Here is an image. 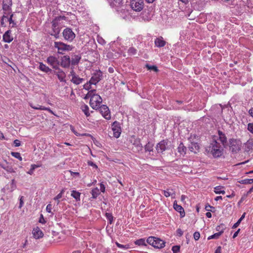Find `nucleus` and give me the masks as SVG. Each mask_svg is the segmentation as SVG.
I'll return each mask as SVG.
<instances>
[{"label": "nucleus", "mask_w": 253, "mask_h": 253, "mask_svg": "<svg viewBox=\"0 0 253 253\" xmlns=\"http://www.w3.org/2000/svg\"><path fill=\"white\" fill-rule=\"evenodd\" d=\"M84 79L80 78L78 75L75 76L74 78H72L71 81L76 85L80 84L84 81Z\"/></svg>", "instance_id": "22"}, {"label": "nucleus", "mask_w": 253, "mask_h": 253, "mask_svg": "<svg viewBox=\"0 0 253 253\" xmlns=\"http://www.w3.org/2000/svg\"><path fill=\"white\" fill-rule=\"evenodd\" d=\"M2 168L6 170L8 172L12 173V172H15V171L12 169V167L8 165H2Z\"/></svg>", "instance_id": "37"}, {"label": "nucleus", "mask_w": 253, "mask_h": 253, "mask_svg": "<svg viewBox=\"0 0 253 253\" xmlns=\"http://www.w3.org/2000/svg\"><path fill=\"white\" fill-rule=\"evenodd\" d=\"M199 149V146L196 143H191V144L189 146V149L191 152H193L195 153H196L197 151H198Z\"/></svg>", "instance_id": "26"}, {"label": "nucleus", "mask_w": 253, "mask_h": 253, "mask_svg": "<svg viewBox=\"0 0 253 253\" xmlns=\"http://www.w3.org/2000/svg\"><path fill=\"white\" fill-rule=\"evenodd\" d=\"M13 17V14H11L10 15V17L9 18L7 17V18H6V19H7V21L9 22V24L11 25V27H15L16 26V24L14 22V21L12 19ZM5 19H6V18H5Z\"/></svg>", "instance_id": "34"}, {"label": "nucleus", "mask_w": 253, "mask_h": 253, "mask_svg": "<svg viewBox=\"0 0 253 253\" xmlns=\"http://www.w3.org/2000/svg\"><path fill=\"white\" fill-rule=\"evenodd\" d=\"M162 192H163L164 195L166 197H169L170 196H175V192H174V191H173L172 189H167L166 190H163Z\"/></svg>", "instance_id": "24"}, {"label": "nucleus", "mask_w": 253, "mask_h": 253, "mask_svg": "<svg viewBox=\"0 0 253 253\" xmlns=\"http://www.w3.org/2000/svg\"><path fill=\"white\" fill-rule=\"evenodd\" d=\"M95 92H96L95 89H92V90L89 91L88 92V93L86 94V95L84 97V99H88L89 98H92L93 96H94V95H95V94H96L95 93Z\"/></svg>", "instance_id": "35"}, {"label": "nucleus", "mask_w": 253, "mask_h": 253, "mask_svg": "<svg viewBox=\"0 0 253 253\" xmlns=\"http://www.w3.org/2000/svg\"><path fill=\"white\" fill-rule=\"evenodd\" d=\"M248 130L253 134V123L248 124Z\"/></svg>", "instance_id": "50"}, {"label": "nucleus", "mask_w": 253, "mask_h": 253, "mask_svg": "<svg viewBox=\"0 0 253 253\" xmlns=\"http://www.w3.org/2000/svg\"><path fill=\"white\" fill-rule=\"evenodd\" d=\"M81 59V56L80 55H74L72 57L71 60V64L72 66H76L78 64Z\"/></svg>", "instance_id": "21"}, {"label": "nucleus", "mask_w": 253, "mask_h": 253, "mask_svg": "<svg viewBox=\"0 0 253 253\" xmlns=\"http://www.w3.org/2000/svg\"><path fill=\"white\" fill-rule=\"evenodd\" d=\"M173 208L175 211L179 212L180 213L181 217H183L185 216V212L182 206L177 205L175 202L173 204Z\"/></svg>", "instance_id": "20"}, {"label": "nucleus", "mask_w": 253, "mask_h": 253, "mask_svg": "<svg viewBox=\"0 0 253 253\" xmlns=\"http://www.w3.org/2000/svg\"><path fill=\"white\" fill-rule=\"evenodd\" d=\"M13 40L11 36V31L9 30L6 31L3 35V40L4 42L9 43Z\"/></svg>", "instance_id": "17"}, {"label": "nucleus", "mask_w": 253, "mask_h": 253, "mask_svg": "<svg viewBox=\"0 0 253 253\" xmlns=\"http://www.w3.org/2000/svg\"><path fill=\"white\" fill-rule=\"evenodd\" d=\"M123 0H113L114 4L118 6L120 5L122 2Z\"/></svg>", "instance_id": "56"}, {"label": "nucleus", "mask_w": 253, "mask_h": 253, "mask_svg": "<svg viewBox=\"0 0 253 253\" xmlns=\"http://www.w3.org/2000/svg\"><path fill=\"white\" fill-rule=\"evenodd\" d=\"M2 9L4 11V14L2 16L1 20V24H3V21L5 18H7V16L10 15L11 13V6L2 5Z\"/></svg>", "instance_id": "12"}, {"label": "nucleus", "mask_w": 253, "mask_h": 253, "mask_svg": "<svg viewBox=\"0 0 253 253\" xmlns=\"http://www.w3.org/2000/svg\"><path fill=\"white\" fill-rule=\"evenodd\" d=\"M224 227H224V224H222L221 225L217 226L216 228V231L220 232L223 228L224 229H225Z\"/></svg>", "instance_id": "58"}, {"label": "nucleus", "mask_w": 253, "mask_h": 253, "mask_svg": "<svg viewBox=\"0 0 253 253\" xmlns=\"http://www.w3.org/2000/svg\"><path fill=\"white\" fill-rule=\"evenodd\" d=\"M100 194V191L98 188H94L91 191L92 198L96 199Z\"/></svg>", "instance_id": "31"}, {"label": "nucleus", "mask_w": 253, "mask_h": 253, "mask_svg": "<svg viewBox=\"0 0 253 253\" xmlns=\"http://www.w3.org/2000/svg\"><path fill=\"white\" fill-rule=\"evenodd\" d=\"M87 164H88V165L89 166H92V167H93V168H96V169H97V166H96V164H94L93 162H92V161H88Z\"/></svg>", "instance_id": "60"}, {"label": "nucleus", "mask_w": 253, "mask_h": 253, "mask_svg": "<svg viewBox=\"0 0 253 253\" xmlns=\"http://www.w3.org/2000/svg\"><path fill=\"white\" fill-rule=\"evenodd\" d=\"M92 84H89V81L84 84V87L86 90H89L91 88V85Z\"/></svg>", "instance_id": "53"}, {"label": "nucleus", "mask_w": 253, "mask_h": 253, "mask_svg": "<svg viewBox=\"0 0 253 253\" xmlns=\"http://www.w3.org/2000/svg\"><path fill=\"white\" fill-rule=\"evenodd\" d=\"M30 106L34 109L40 110H47L49 112L52 113V111L49 108H46V107H43L41 105H38L37 106H36L33 105L32 104H31Z\"/></svg>", "instance_id": "23"}, {"label": "nucleus", "mask_w": 253, "mask_h": 253, "mask_svg": "<svg viewBox=\"0 0 253 253\" xmlns=\"http://www.w3.org/2000/svg\"><path fill=\"white\" fill-rule=\"evenodd\" d=\"M130 6L131 9L135 11L139 12L141 11L144 7L143 0H130Z\"/></svg>", "instance_id": "4"}, {"label": "nucleus", "mask_w": 253, "mask_h": 253, "mask_svg": "<svg viewBox=\"0 0 253 253\" xmlns=\"http://www.w3.org/2000/svg\"><path fill=\"white\" fill-rule=\"evenodd\" d=\"M69 76H71L72 77V78H74L75 76H77L76 73L75 72V71H74L73 69H72L70 73V74L69 75Z\"/></svg>", "instance_id": "64"}, {"label": "nucleus", "mask_w": 253, "mask_h": 253, "mask_svg": "<svg viewBox=\"0 0 253 253\" xmlns=\"http://www.w3.org/2000/svg\"><path fill=\"white\" fill-rule=\"evenodd\" d=\"M39 167V166L38 165H32L31 166V169H30L27 172V173L30 174V175H32L33 172H34V170L36 168H37Z\"/></svg>", "instance_id": "41"}, {"label": "nucleus", "mask_w": 253, "mask_h": 253, "mask_svg": "<svg viewBox=\"0 0 253 253\" xmlns=\"http://www.w3.org/2000/svg\"><path fill=\"white\" fill-rule=\"evenodd\" d=\"M56 75L60 82L66 83V81L65 80V78L66 77V75L65 73H61V74H57Z\"/></svg>", "instance_id": "36"}, {"label": "nucleus", "mask_w": 253, "mask_h": 253, "mask_svg": "<svg viewBox=\"0 0 253 253\" xmlns=\"http://www.w3.org/2000/svg\"><path fill=\"white\" fill-rule=\"evenodd\" d=\"M34 237L36 239H40L43 236V233L39 227L34 228L32 231Z\"/></svg>", "instance_id": "16"}, {"label": "nucleus", "mask_w": 253, "mask_h": 253, "mask_svg": "<svg viewBox=\"0 0 253 253\" xmlns=\"http://www.w3.org/2000/svg\"><path fill=\"white\" fill-rule=\"evenodd\" d=\"M239 182L241 184H252V183H253V179H243V180H241V181H240Z\"/></svg>", "instance_id": "39"}, {"label": "nucleus", "mask_w": 253, "mask_h": 253, "mask_svg": "<svg viewBox=\"0 0 253 253\" xmlns=\"http://www.w3.org/2000/svg\"><path fill=\"white\" fill-rule=\"evenodd\" d=\"M11 186L12 190H13L14 189H15L16 186L14 179H12L11 180Z\"/></svg>", "instance_id": "63"}, {"label": "nucleus", "mask_w": 253, "mask_h": 253, "mask_svg": "<svg viewBox=\"0 0 253 253\" xmlns=\"http://www.w3.org/2000/svg\"><path fill=\"white\" fill-rule=\"evenodd\" d=\"M71 59L69 56H63L61 59V66L63 68H69L71 64Z\"/></svg>", "instance_id": "13"}, {"label": "nucleus", "mask_w": 253, "mask_h": 253, "mask_svg": "<svg viewBox=\"0 0 253 253\" xmlns=\"http://www.w3.org/2000/svg\"><path fill=\"white\" fill-rule=\"evenodd\" d=\"M116 245H117V246L118 248H121V249H124V250H126V249H128V248H129V246L128 245H122V244L119 243L117 242H116Z\"/></svg>", "instance_id": "43"}, {"label": "nucleus", "mask_w": 253, "mask_h": 253, "mask_svg": "<svg viewBox=\"0 0 253 253\" xmlns=\"http://www.w3.org/2000/svg\"><path fill=\"white\" fill-rule=\"evenodd\" d=\"M230 150L233 153H237L240 150V141L236 139H229Z\"/></svg>", "instance_id": "7"}, {"label": "nucleus", "mask_w": 253, "mask_h": 253, "mask_svg": "<svg viewBox=\"0 0 253 253\" xmlns=\"http://www.w3.org/2000/svg\"><path fill=\"white\" fill-rule=\"evenodd\" d=\"M66 18L64 16H60L56 17L51 22L52 28L59 27L58 25L59 22L61 20H65Z\"/></svg>", "instance_id": "19"}, {"label": "nucleus", "mask_w": 253, "mask_h": 253, "mask_svg": "<svg viewBox=\"0 0 253 253\" xmlns=\"http://www.w3.org/2000/svg\"><path fill=\"white\" fill-rule=\"evenodd\" d=\"M11 155L16 158L18 159L20 161H22V158L20 156V154L18 152H11Z\"/></svg>", "instance_id": "45"}, {"label": "nucleus", "mask_w": 253, "mask_h": 253, "mask_svg": "<svg viewBox=\"0 0 253 253\" xmlns=\"http://www.w3.org/2000/svg\"><path fill=\"white\" fill-rule=\"evenodd\" d=\"M169 141L168 140H163L157 144L156 150L158 153H162L166 150L168 149Z\"/></svg>", "instance_id": "8"}, {"label": "nucleus", "mask_w": 253, "mask_h": 253, "mask_svg": "<svg viewBox=\"0 0 253 253\" xmlns=\"http://www.w3.org/2000/svg\"><path fill=\"white\" fill-rule=\"evenodd\" d=\"M61 194H58L56 197L54 198V200L55 201H57V204H59L60 201L59 200V199L62 198Z\"/></svg>", "instance_id": "55"}, {"label": "nucleus", "mask_w": 253, "mask_h": 253, "mask_svg": "<svg viewBox=\"0 0 253 253\" xmlns=\"http://www.w3.org/2000/svg\"><path fill=\"white\" fill-rule=\"evenodd\" d=\"M45 222H46V221L44 219L42 214H41L40 218L39 219V222L43 224V223H45Z\"/></svg>", "instance_id": "59"}, {"label": "nucleus", "mask_w": 253, "mask_h": 253, "mask_svg": "<svg viewBox=\"0 0 253 253\" xmlns=\"http://www.w3.org/2000/svg\"><path fill=\"white\" fill-rule=\"evenodd\" d=\"M51 210H52V205L51 204H48L47 205L46 208V210L47 212L49 213H51Z\"/></svg>", "instance_id": "57"}, {"label": "nucleus", "mask_w": 253, "mask_h": 253, "mask_svg": "<svg viewBox=\"0 0 253 253\" xmlns=\"http://www.w3.org/2000/svg\"><path fill=\"white\" fill-rule=\"evenodd\" d=\"M60 28L59 27L52 28V32L51 33H60Z\"/></svg>", "instance_id": "52"}, {"label": "nucleus", "mask_w": 253, "mask_h": 253, "mask_svg": "<svg viewBox=\"0 0 253 253\" xmlns=\"http://www.w3.org/2000/svg\"><path fill=\"white\" fill-rule=\"evenodd\" d=\"M145 150L146 151L151 152L153 150L152 145L150 142H148L145 146Z\"/></svg>", "instance_id": "44"}, {"label": "nucleus", "mask_w": 253, "mask_h": 253, "mask_svg": "<svg viewBox=\"0 0 253 253\" xmlns=\"http://www.w3.org/2000/svg\"><path fill=\"white\" fill-rule=\"evenodd\" d=\"M54 46L57 48L58 53L59 54H64L65 51H69L72 50L73 47L72 45L65 44L62 42H55L54 43Z\"/></svg>", "instance_id": "3"}, {"label": "nucleus", "mask_w": 253, "mask_h": 253, "mask_svg": "<svg viewBox=\"0 0 253 253\" xmlns=\"http://www.w3.org/2000/svg\"><path fill=\"white\" fill-rule=\"evenodd\" d=\"M224 229L223 228L220 232L216 233L212 235L209 236L208 238V240H211V239H218L220 235L223 233Z\"/></svg>", "instance_id": "30"}, {"label": "nucleus", "mask_w": 253, "mask_h": 253, "mask_svg": "<svg viewBox=\"0 0 253 253\" xmlns=\"http://www.w3.org/2000/svg\"><path fill=\"white\" fill-rule=\"evenodd\" d=\"M47 62L53 68H58V60L57 59L52 56H50L47 58Z\"/></svg>", "instance_id": "14"}, {"label": "nucleus", "mask_w": 253, "mask_h": 253, "mask_svg": "<svg viewBox=\"0 0 253 253\" xmlns=\"http://www.w3.org/2000/svg\"><path fill=\"white\" fill-rule=\"evenodd\" d=\"M99 112L107 120H109L111 118L110 112L108 107L105 105H100L99 108Z\"/></svg>", "instance_id": "10"}, {"label": "nucleus", "mask_w": 253, "mask_h": 253, "mask_svg": "<svg viewBox=\"0 0 253 253\" xmlns=\"http://www.w3.org/2000/svg\"><path fill=\"white\" fill-rule=\"evenodd\" d=\"M71 196L76 199L77 201H80L81 200L80 196L81 193L75 190H72L71 191Z\"/></svg>", "instance_id": "27"}, {"label": "nucleus", "mask_w": 253, "mask_h": 253, "mask_svg": "<svg viewBox=\"0 0 253 253\" xmlns=\"http://www.w3.org/2000/svg\"><path fill=\"white\" fill-rule=\"evenodd\" d=\"M81 109L86 117H88L90 115V113L89 112V107L87 105L84 104H83L81 106Z\"/></svg>", "instance_id": "29"}, {"label": "nucleus", "mask_w": 253, "mask_h": 253, "mask_svg": "<svg viewBox=\"0 0 253 253\" xmlns=\"http://www.w3.org/2000/svg\"><path fill=\"white\" fill-rule=\"evenodd\" d=\"M146 242L147 243L157 249H162L165 246V242L164 241L153 236L148 237Z\"/></svg>", "instance_id": "2"}, {"label": "nucleus", "mask_w": 253, "mask_h": 253, "mask_svg": "<svg viewBox=\"0 0 253 253\" xmlns=\"http://www.w3.org/2000/svg\"><path fill=\"white\" fill-rule=\"evenodd\" d=\"M166 44V42L163 40L162 37H159L155 40V44L157 47H162Z\"/></svg>", "instance_id": "18"}, {"label": "nucleus", "mask_w": 253, "mask_h": 253, "mask_svg": "<svg viewBox=\"0 0 253 253\" xmlns=\"http://www.w3.org/2000/svg\"><path fill=\"white\" fill-rule=\"evenodd\" d=\"M102 102V99L101 96L98 94H95L92 98H90L89 104L92 109L96 110L101 105Z\"/></svg>", "instance_id": "5"}, {"label": "nucleus", "mask_w": 253, "mask_h": 253, "mask_svg": "<svg viewBox=\"0 0 253 253\" xmlns=\"http://www.w3.org/2000/svg\"><path fill=\"white\" fill-rule=\"evenodd\" d=\"M206 151L210 152L215 158L220 157L223 153V149L216 140L213 141L211 145L207 148Z\"/></svg>", "instance_id": "1"}, {"label": "nucleus", "mask_w": 253, "mask_h": 253, "mask_svg": "<svg viewBox=\"0 0 253 253\" xmlns=\"http://www.w3.org/2000/svg\"><path fill=\"white\" fill-rule=\"evenodd\" d=\"M180 247L178 246H174L172 248V251L173 253H178L179 251Z\"/></svg>", "instance_id": "49"}, {"label": "nucleus", "mask_w": 253, "mask_h": 253, "mask_svg": "<svg viewBox=\"0 0 253 253\" xmlns=\"http://www.w3.org/2000/svg\"><path fill=\"white\" fill-rule=\"evenodd\" d=\"M14 144L15 146L18 147L21 145V142L19 140L16 139L14 141Z\"/></svg>", "instance_id": "61"}, {"label": "nucleus", "mask_w": 253, "mask_h": 253, "mask_svg": "<svg viewBox=\"0 0 253 253\" xmlns=\"http://www.w3.org/2000/svg\"><path fill=\"white\" fill-rule=\"evenodd\" d=\"M105 215L107 219L109 221V223L111 224L113 220V216H112V214L110 213L106 212Z\"/></svg>", "instance_id": "42"}, {"label": "nucleus", "mask_w": 253, "mask_h": 253, "mask_svg": "<svg viewBox=\"0 0 253 253\" xmlns=\"http://www.w3.org/2000/svg\"><path fill=\"white\" fill-rule=\"evenodd\" d=\"M218 135L219 141L222 144V145L225 147L227 145V139L226 135L222 131L218 130Z\"/></svg>", "instance_id": "15"}, {"label": "nucleus", "mask_w": 253, "mask_h": 253, "mask_svg": "<svg viewBox=\"0 0 253 253\" xmlns=\"http://www.w3.org/2000/svg\"><path fill=\"white\" fill-rule=\"evenodd\" d=\"M137 50L134 47H130L128 50V53L129 55H134L136 53Z\"/></svg>", "instance_id": "48"}, {"label": "nucleus", "mask_w": 253, "mask_h": 253, "mask_svg": "<svg viewBox=\"0 0 253 253\" xmlns=\"http://www.w3.org/2000/svg\"><path fill=\"white\" fill-rule=\"evenodd\" d=\"M178 152L181 154V155H184L186 154V148L185 146H184L183 144L182 143H181L178 148H177Z\"/></svg>", "instance_id": "28"}, {"label": "nucleus", "mask_w": 253, "mask_h": 253, "mask_svg": "<svg viewBox=\"0 0 253 253\" xmlns=\"http://www.w3.org/2000/svg\"><path fill=\"white\" fill-rule=\"evenodd\" d=\"M223 189V187L221 186H218L214 188V192L216 194H224L225 192L224 190H222Z\"/></svg>", "instance_id": "33"}, {"label": "nucleus", "mask_w": 253, "mask_h": 253, "mask_svg": "<svg viewBox=\"0 0 253 253\" xmlns=\"http://www.w3.org/2000/svg\"><path fill=\"white\" fill-rule=\"evenodd\" d=\"M133 144L135 145L138 149H141L142 148V146L140 143V140L138 139H134V142Z\"/></svg>", "instance_id": "40"}, {"label": "nucleus", "mask_w": 253, "mask_h": 253, "mask_svg": "<svg viewBox=\"0 0 253 253\" xmlns=\"http://www.w3.org/2000/svg\"><path fill=\"white\" fill-rule=\"evenodd\" d=\"M147 242L145 241V239L141 238L138 240H137L135 241L134 243L135 245L138 246H146Z\"/></svg>", "instance_id": "32"}, {"label": "nucleus", "mask_w": 253, "mask_h": 253, "mask_svg": "<svg viewBox=\"0 0 253 253\" xmlns=\"http://www.w3.org/2000/svg\"><path fill=\"white\" fill-rule=\"evenodd\" d=\"M12 0H3L2 5L12 6Z\"/></svg>", "instance_id": "47"}, {"label": "nucleus", "mask_w": 253, "mask_h": 253, "mask_svg": "<svg viewBox=\"0 0 253 253\" xmlns=\"http://www.w3.org/2000/svg\"><path fill=\"white\" fill-rule=\"evenodd\" d=\"M112 129L113 131L114 136L118 138L121 133L120 124L117 121L114 122L112 125Z\"/></svg>", "instance_id": "9"}, {"label": "nucleus", "mask_w": 253, "mask_h": 253, "mask_svg": "<svg viewBox=\"0 0 253 253\" xmlns=\"http://www.w3.org/2000/svg\"><path fill=\"white\" fill-rule=\"evenodd\" d=\"M193 236H194V239L196 241H197L199 239V238L200 237V234L199 232H195L194 233Z\"/></svg>", "instance_id": "51"}, {"label": "nucleus", "mask_w": 253, "mask_h": 253, "mask_svg": "<svg viewBox=\"0 0 253 253\" xmlns=\"http://www.w3.org/2000/svg\"><path fill=\"white\" fill-rule=\"evenodd\" d=\"M102 75V72L100 71L94 73L89 80V84H96L101 80Z\"/></svg>", "instance_id": "11"}, {"label": "nucleus", "mask_w": 253, "mask_h": 253, "mask_svg": "<svg viewBox=\"0 0 253 253\" xmlns=\"http://www.w3.org/2000/svg\"><path fill=\"white\" fill-rule=\"evenodd\" d=\"M39 69L45 73H48L51 71V70L48 67L43 64L42 63H40Z\"/></svg>", "instance_id": "25"}, {"label": "nucleus", "mask_w": 253, "mask_h": 253, "mask_svg": "<svg viewBox=\"0 0 253 253\" xmlns=\"http://www.w3.org/2000/svg\"><path fill=\"white\" fill-rule=\"evenodd\" d=\"M62 34L65 40L70 42L73 41L76 37L75 34L69 28L65 29L63 31Z\"/></svg>", "instance_id": "6"}, {"label": "nucleus", "mask_w": 253, "mask_h": 253, "mask_svg": "<svg viewBox=\"0 0 253 253\" xmlns=\"http://www.w3.org/2000/svg\"><path fill=\"white\" fill-rule=\"evenodd\" d=\"M245 216V213H244L241 216V217L239 218V219L236 222L233 226H232V228L235 229L237 228L239 224H240L242 220L244 218Z\"/></svg>", "instance_id": "38"}, {"label": "nucleus", "mask_w": 253, "mask_h": 253, "mask_svg": "<svg viewBox=\"0 0 253 253\" xmlns=\"http://www.w3.org/2000/svg\"><path fill=\"white\" fill-rule=\"evenodd\" d=\"M146 67L148 70H154L155 72H157L158 71V69L157 67L156 66L149 65V64H146Z\"/></svg>", "instance_id": "46"}, {"label": "nucleus", "mask_w": 253, "mask_h": 253, "mask_svg": "<svg viewBox=\"0 0 253 253\" xmlns=\"http://www.w3.org/2000/svg\"><path fill=\"white\" fill-rule=\"evenodd\" d=\"M100 188L101 192H102L103 193L105 192V187L104 185L102 183H101L100 184Z\"/></svg>", "instance_id": "62"}, {"label": "nucleus", "mask_w": 253, "mask_h": 253, "mask_svg": "<svg viewBox=\"0 0 253 253\" xmlns=\"http://www.w3.org/2000/svg\"><path fill=\"white\" fill-rule=\"evenodd\" d=\"M23 199H24V197L22 196L20 197V200H19L20 203H19V209H21L23 206V204H24Z\"/></svg>", "instance_id": "54"}]
</instances>
